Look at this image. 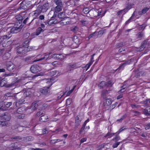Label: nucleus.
I'll return each instance as SVG.
<instances>
[{
	"label": "nucleus",
	"mask_w": 150,
	"mask_h": 150,
	"mask_svg": "<svg viewBox=\"0 0 150 150\" xmlns=\"http://www.w3.org/2000/svg\"><path fill=\"white\" fill-rule=\"evenodd\" d=\"M57 77L55 76L51 78L50 79H46V83L47 84L50 83L49 86L47 87H45L42 88H40L39 91L43 95H49L50 93V88L52 83L57 80Z\"/></svg>",
	"instance_id": "f257e3e1"
},
{
	"label": "nucleus",
	"mask_w": 150,
	"mask_h": 150,
	"mask_svg": "<svg viewBox=\"0 0 150 150\" xmlns=\"http://www.w3.org/2000/svg\"><path fill=\"white\" fill-rule=\"evenodd\" d=\"M50 8V6L48 2L45 3L42 6L39 5L37 7L36 10L34 11L33 13L35 18L38 16L41 12H46Z\"/></svg>",
	"instance_id": "f03ea898"
},
{
	"label": "nucleus",
	"mask_w": 150,
	"mask_h": 150,
	"mask_svg": "<svg viewBox=\"0 0 150 150\" xmlns=\"http://www.w3.org/2000/svg\"><path fill=\"white\" fill-rule=\"evenodd\" d=\"M20 30V28H18L16 26L14 25V26L11 29L10 31L6 32L5 35H3L1 39L3 40H8L12 36L11 33H17Z\"/></svg>",
	"instance_id": "7ed1b4c3"
},
{
	"label": "nucleus",
	"mask_w": 150,
	"mask_h": 150,
	"mask_svg": "<svg viewBox=\"0 0 150 150\" xmlns=\"http://www.w3.org/2000/svg\"><path fill=\"white\" fill-rule=\"evenodd\" d=\"M32 50V48L31 47L29 48L28 47H25L23 46L22 47L18 48L17 50V51L18 54L24 55L26 54L28 52Z\"/></svg>",
	"instance_id": "20e7f679"
},
{
	"label": "nucleus",
	"mask_w": 150,
	"mask_h": 150,
	"mask_svg": "<svg viewBox=\"0 0 150 150\" xmlns=\"http://www.w3.org/2000/svg\"><path fill=\"white\" fill-rule=\"evenodd\" d=\"M51 53H49L48 54H46L44 56H42L40 54H39L37 56L34 62H36L42 60H46L47 59H50V58H49V56Z\"/></svg>",
	"instance_id": "39448f33"
},
{
	"label": "nucleus",
	"mask_w": 150,
	"mask_h": 150,
	"mask_svg": "<svg viewBox=\"0 0 150 150\" xmlns=\"http://www.w3.org/2000/svg\"><path fill=\"white\" fill-rule=\"evenodd\" d=\"M20 143L19 142H17L14 143H12L9 148H6V150H20L21 148L18 147V145H19Z\"/></svg>",
	"instance_id": "423d86ee"
},
{
	"label": "nucleus",
	"mask_w": 150,
	"mask_h": 150,
	"mask_svg": "<svg viewBox=\"0 0 150 150\" xmlns=\"http://www.w3.org/2000/svg\"><path fill=\"white\" fill-rule=\"evenodd\" d=\"M6 67L8 71H13L15 69V65L13 63L9 61L6 63Z\"/></svg>",
	"instance_id": "0eeeda50"
},
{
	"label": "nucleus",
	"mask_w": 150,
	"mask_h": 150,
	"mask_svg": "<svg viewBox=\"0 0 150 150\" xmlns=\"http://www.w3.org/2000/svg\"><path fill=\"white\" fill-rule=\"evenodd\" d=\"M49 58L50 59L53 58L55 59H60L62 61L66 58V57L62 54H55L51 55V57H49Z\"/></svg>",
	"instance_id": "6e6552de"
},
{
	"label": "nucleus",
	"mask_w": 150,
	"mask_h": 150,
	"mask_svg": "<svg viewBox=\"0 0 150 150\" xmlns=\"http://www.w3.org/2000/svg\"><path fill=\"white\" fill-rule=\"evenodd\" d=\"M30 70L33 73H36L41 70V68L37 64H34L32 66Z\"/></svg>",
	"instance_id": "1a4fd4ad"
},
{
	"label": "nucleus",
	"mask_w": 150,
	"mask_h": 150,
	"mask_svg": "<svg viewBox=\"0 0 150 150\" xmlns=\"http://www.w3.org/2000/svg\"><path fill=\"white\" fill-rule=\"evenodd\" d=\"M13 139H18V140H21L23 139L24 141L28 142L31 141L33 140V137L32 136H28L22 138L19 136H16L14 137Z\"/></svg>",
	"instance_id": "9d476101"
},
{
	"label": "nucleus",
	"mask_w": 150,
	"mask_h": 150,
	"mask_svg": "<svg viewBox=\"0 0 150 150\" xmlns=\"http://www.w3.org/2000/svg\"><path fill=\"white\" fill-rule=\"evenodd\" d=\"M3 105L0 107V109L3 110L5 111L8 110V108L12 105L11 102H4V105L3 102H0V105Z\"/></svg>",
	"instance_id": "9b49d317"
},
{
	"label": "nucleus",
	"mask_w": 150,
	"mask_h": 150,
	"mask_svg": "<svg viewBox=\"0 0 150 150\" xmlns=\"http://www.w3.org/2000/svg\"><path fill=\"white\" fill-rule=\"evenodd\" d=\"M7 79L3 78L0 81V86L1 87L5 86L7 88H10L12 86L11 84H7Z\"/></svg>",
	"instance_id": "f8f14e48"
},
{
	"label": "nucleus",
	"mask_w": 150,
	"mask_h": 150,
	"mask_svg": "<svg viewBox=\"0 0 150 150\" xmlns=\"http://www.w3.org/2000/svg\"><path fill=\"white\" fill-rule=\"evenodd\" d=\"M41 103L39 101H36L33 103L31 105V108L33 110L37 109L38 107L40 106Z\"/></svg>",
	"instance_id": "ddd939ff"
},
{
	"label": "nucleus",
	"mask_w": 150,
	"mask_h": 150,
	"mask_svg": "<svg viewBox=\"0 0 150 150\" xmlns=\"http://www.w3.org/2000/svg\"><path fill=\"white\" fill-rule=\"evenodd\" d=\"M82 120V116L79 113L75 117V122L77 125H79Z\"/></svg>",
	"instance_id": "4468645a"
},
{
	"label": "nucleus",
	"mask_w": 150,
	"mask_h": 150,
	"mask_svg": "<svg viewBox=\"0 0 150 150\" xmlns=\"http://www.w3.org/2000/svg\"><path fill=\"white\" fill-rule=\"evenodd\" d=\"M83 13L85 14L89 13L90 16H93L92 15V13L93 12L96 13V11L93 10H89L88 8H84L83 10Z\"/></svg>",
	"instance_id": "2eb2a0df"
},
{
	"label": "nucleus",
	"mask_w": 150,
	"mask_h": 150,
	"mask_svg": "<svg viewBox=\"0 0 150 150\" xmlns=\"http://www.w3.org/2000/svg\"><path fill=\"white\" fill-rule=\"evenodd\" d=\"M103 105L104 106H108L111 105L112 103V100L111 98H107L104 99Z\"/></svg>",
	"instance_id": "dca6fc26"
},
{
	"label": "nucleus",
	"mask_w": 150,
	"mask_h": 150,
	"mask_svg": "<svg viewBox=\"0 0 150 150\" xmlns=\"http://www.w3.org/2000/svg\"><path fill=\"white\" fill-rule=\"evenodd\" d=\"M58 22L57 20L54 18L53 17L51 18V19L47 22V23L49 25H53V24H57Z\"/></svg>",
	"instance_id": "f3484780"
},
{
	"label": "nucleus",
	"mask_w": 150,
	"mask_h": 150,
	"mask_svg": "<svg viewBox=\"0 0 150 150\" xmlns=\"http://www.w3.org/2000/svg\"><path fill=\"white\" fill-rule=\"evenodd\" d=\"M63 5H57L54 9V13L56 15L57 13L62 10Z\"/></svg>",
	"instance_id": "a211bd4d"
},
{
	"label": "nucleus",
	"mask_w": 150,
	"mask_h": 150,
	"mask_svg": "<svg viewBox=\"0 0 150 150\" xmlns=\"http://www.w3.org/2000/svg\"><path fill=\"white\" fill-rule=\"evenodd\" d=\"M3 36H1L0 38V43L2 44V46L4 47H6L10 46L9 44L8 43V41H7V40H2L1 39Z\"/></svg>",
	"instance_id": "6ab92c4d"
},
{
	"label": "nucleus",
	"mask_w": 150,
	"mask_h": 150,
	"mask_svg": "<svg viewBox=\"0 0 150 150\" xmlns=\"http://www.w3.org/2000/svg\"><path fill=\"white\" fill-rule=\"evenodd\" d=\"M128 86L127 84L123 85L121 87V88L118 92L119 93H122L125 91L128 88Z\"/></svg>",
	"instance_id": "aec40b11"
},
{
	"label": "nucleus",
	"mask_w": 150,
	"mask_h": 150,
	"mask_svg": "<svg viewBox=\"0 0 150 150\" xmlns=\"http://www.w3.org/2000/svg\"><path fill=\"white\" fill-rule=\"evenodd\" d=\"M14 25H16L18 28H20L21 30L23 26V25L22 21L21 20L16 21Z\"/></svg>",
	"instance_id": "412c9836"
},
{
	"label": "nucleus",
	"mask_w": 150,
	"mask_h": 150,
	"mask_svg": "<svg viewBox=\"0 0 150 150\" xmlns=\"http://www.w3.org/2000/svg\"><path fill=\"white\" fill-rule=\"evenodd\" d=\"M48 119L47 116L46 115H43L40 117L39 120L42 122H46L48 120Z\"/></svg>",
	"instance_id": "4be33fe9"
},
{
	"label": "nucleus",
	"mask_w": 150,
	"mask_h": 150,
	"mask_svg": "<svg viewBox=\"0 0 150 150\" xmlns=\"http://www.w3.org/2000/svg\"><path fill=\"white\" fill-rule=\"evenodd\" d=\"M115 81L112 79H111L106 82V87H110L113 86V85L115 83Z\"/></svg>",
	"instance_id": "5701e85b"
},
{
	"label": "nucleus",
	"mask_w": 150,
	"mask_h": 150,
	"mask_svg": "<svg viewBox=\"0 0 150 150\" xmlns=\"http://www.w3.org/2000/svg\"><path fill=\"white\" fill-rule=\"evenodd\" d=\"M106 12V11H103L102 9H99L97 12V16H101V17L103 16Z\"/></svg>",
	"instance_id": "b1692460"
},
{
	"label": "nucleus",
	"mask_w": 150,
	"mask_h": 150,
	"mask_svg": "<svg viewBox=\"0 0 150 150\" xmlns=\"http://www.w3.org/2000/svg\"><path fill=\"white\" fill-rule=\"evenodd\" d=\"M98 33L97 31H95L92 34L89 35L88 37V39L91 38H96L98 37Z\"/></svg>",
	"instance_id": "393cba45"
},
{
	"label": "nucleus",
	"mask_w": 150,
	"mask_h": 150,
	"mask_svg": "<svg viewBox=\"0 0 150 150\" xmlns=\"http://www.w3.org/2000/svg\"><path fill=\"white\" fill-rule=\"evenodd\" d=\"M25 109L23 107H20L18 108L16 110V112L17 113L21 114H23L24 112H25Z\"/></svg>",
	"instance_id": "a878e982"
},
{
	"label": "nucleus",
	"mask_w": 150,
	"mask_h": 150,
	"mask_svg": "<svg viewBox=\"0 0 150 150\" xmlns=\"http://www.w3.org/2000/svg\"><path fill=\"white\" fill-rule=\"evenodd\" d=\"M72 39L73 41L76 45H78L79 42V39L77 35H74Z\"/></svg>",
	"instance_id": "bb28decb"
},
{
	"label": "nucleus",
	"mask_w": 150,
	"mask_h": 150,
	"mask_svg": "<svg viewBox=\"0 0 150 150\" xmlns=\"http://www.w3.org/2000/svg\"><path fill=\"white\" fill-rule=\"evenodd\" d=\"M44 31V29H42V28L40 27H39L36 29V32L34 33L36 35H38L40 34L41 32H43Z\"/></svg>",
	"instance_id": "cd10ccee"
},
{
	"label": "nucleus",
	"mask_w": 150,
	"mask_h": 150,
	"mask_svg": "<svg viewBox=\"0 0 150 150\" xmlns=\"http://www.w3.org/2000/svg\"><path fill=\"white\" fill-rule=\"evenodd\" d=\"M140 103L141 104H143L144 105L145 107H147L149 106L150 104V99L147 100L145 101L141 102Z\"/></svg>",
	"instance_id": "c85d7f7f"
},
{
	"label": "nucleus",
	"mask_w": 150,
	"mask_h": 150,
	"mask_svg": "<svg viewBox=\"0 0 150 150\" xmlns=\"http://www.w3.org/2000/svg\"><path fill=\"white\" fill-rule=\"evenodd\" d=\"M143 112L146 115L150 116V106L145 108Z\"/></svg>",
	"instance_id": "c756f323"
},
{
	"label": "nucleus",
	"mask_w": 150,
	"mask_h": 150,
	"mask_svg": "<svg viewBox=\"0 0 150 150\" xmlns=\"http://www.w3.org/2000/svg\"><path fill=\"white\" fill-rule=\"evenodd\" d=\"M149 8L147 7H146L142 9L141 11L139 12V15H142L143 14L145 13L149 9Z\"/></svg>",
	"instance_id": "7c9ffc66"
},
{
	"label": "nucleus",
	"mask_w": 150,
	"mask_h": 150,
	"mask_svg": "<svg viewBox=\"0 0 150 150\" xmlns=\"http://www.w3.org/2000/svg\"><path fill=\"white\" fill-rule=\"evenodd\" d=\"M69 23V21L67 20V18H66L62 19L60 21V24L62 25H65Z\"/></svg>",
	"instance_id": "2f4dec72"
},
{
	"label": "nucleus",
	"mask_w": 150,
	"mask_h": 150,
	"mask_svg": "<svg viewBox=\"0 0 150 150\" xmlns=\"http://www.w3.org/2000/svg\"><path fill=\"white\" fill-rule=\"evenodd\" d=\"M57 73V71L56 70H51L48 72L47 74L49 76H52L56 74Z\"/></svg>",
	"instance_id": "473e14b6"
},
{
	"label": "nucleus",
	"mask_w": 150,
	"mask_h": 150,
	"mask_svg": "<svg viewBox=\"0 0 150 150\" xmlns=\"http://www.w3.org/2000/svg\"><path fill=\"white\" fill-rule=\"evenodd\" d=\"M11 56L10 54L8 52H6L3 55V58L4 59L6 60L10 58Z\"/></svg>",
	"instance_id": "72a5a7b5"
},
{
	"label": "nucleus",
	"mask_w": 150,
	"mask_h": 150,
	"mask_svg": "<svg viewBox=\"0 0 150 150\" xmlns=\"http://www.w3.org/2000/svg\"><path fill=\"white\" fill-rule=\"evenodd\" d=\"M98 86L100 87V89L103 88L105 87H106V82L102 81L100 82Z\"/></svg>",
	"instance_id": "f704fd0d"
},
{
	"label": "nucleus",
	"mask_w": 150,
	"mask_h": 150,
	"mask_svg": "<svg viewBox=\"0 0 150 150\" xmlns=\"http://www.w3.org/2000/svg\"><path fill=\"white\" fill-rule=\"evenodd\" d=\"M80 22L82 25L86 26L89 24V22L87 20H82L80 21Z\"/></svg>",
	"instance_id": "c9c22d12"
},
{
	"label": "nucleus",
	"mask_w": 150,
	"mask_h": 150,
	"mask_svg": "<svg viewBox=\"0 0 150 150\" xmlns=\"http://www.w3.org/2000/svg\"><path fill=\"white\" fill-rule=\"evenodd\" d=\"M109 93V92L108 91H107V90L103 91L101 94V97L103 99L106 98H107L106 96V94Z\"/></svg>",
	"instance_id": "e433bc0d"
},
{
	"label": "nucleus",
	"mask_w": 150,
	"mask_h": 150,
	"mask_svg": "<svg viewBox=\"0 0 150 150\" xmlns=\"http://www.w3.org/2000/svg\"><path fill=\"white\" fill-rule=\"evenodd\" d=\"M52 1L57 5H63L61 0H52Z\"/></svg>",
	"instance_id": "4c0bfd02"
},
{
	"label": "nucleus",
	"mask_w": 150,
	"mask_h": 150,
	"mask_svg": "<svg viewBox=\"0 0 150 150\" xmlns=\"http://www.w3.org/2000/svg\"><path fill=\"white\" fill-rule=\"evenodd\" d=\"M26 8L25 6L23 3V2H22L20 4L19 7L18 8L17 10L18 11L21 9H25Z\"/></svg>",
	"instance_id": "58836bf2"
},
{
	"label": "nucleus",
	"mask_w": 150,
	"mask_h": 150,
	"mask_svg": "<svg viewBox=\"0 0 150 150\" xmlns=\"http://www.w3.org/2000/svg\"><path fill=\"white\" fill-rule=\"evenodd\" d=\"M149 40H148L147 41L146 40H144V41L142 43L141 45V47L142 48H143V49L144 48H145V46L146 45L147 42H149Z\"/></svg>",
	"instance_id": "ea45409f"
},
{
	"label": "nucleus",
	"mask_w": 150,
	"mask_h": 150,
	"mask_svg": "<svg viewBox=\"0 0 150 150\" xmlns=\"http://www.w3.org/2000/svg\"><path fill=\"white\" fill-rule=\"evenodd\" d=\"M65 14L63 12H61L59 13L58 15V17L60 19H63L65 18L64 17Z\"/></svg>",
	"instance_id": "a19ab883"
},
{
	"label": "nucleus",
	"mask_w": 150,
	"mask_h": 150,
	"mask_svg": "<svg viewBox=\"0 0 150 150\" xmlns=\"http://www.w3.org/2000/svg\"><path fill=\"white\" fill-rule=\"evenodd\" d=\"M29 42L28 40L25 41L23 44V46H24L25 47H28L29 48H30V47L28 46L29 45ZM31 48H32V50H33V48L32 47H30Z\"/></svg>",
	"instance_id": "79ce46f5"
},
{
	"label": "nucleus",
	"mask_w": 150,
	"mask_h": 150,
	"mask_svg": "<svg viewBox=\"0 0 150 150\" xmlns=\"http://www.w3.org/2000/svg\"><path fill=\"white\" fill-rule=\"evenodd\" d=\"M144 127L146 130L150 129V122L145 123L144 125Z\"/></svg>",
	"instance_id": "37998d69"
},
{
	"label": "nucleus",
	"mask_w": 150,
	"mask_h": 150,
	"mask_svg": "<svg viewBox=\"0 0 150 150\" xmlns=\"http://www.w3.org/2000/svg\"><path fill=\"white\" fill-rule=\"evenodd\" d=\"M16 21L21 20L22 21L23 19V17L20 15H18L16 16Z\"/></svg>",
	"instance_id": "c03bdc74"
},
{
	"label": "nucleus",
	"mask_w": 150,
	"mask_h": 150,
	"mask_svg": "<svg viewBox=\"0 0 150 150\" xmlns=\"http://www.w3.org/2000/svg\"><path fill=\"white\" fill-rule=\"evenodd\" d=\"M105 145L106 144L105 143H103L97 147V150H101L103 148Z\"/></svg>",
	"instance_id": "a18cd8bd"
},
{
	"label": "nucleus",
	"mask_w": 150,
	"mask_h": 150,
	"mask_svg": "<svg viewBox=\"0 0 150 150\" xmlns=\"http://www.w3.org/2000/svg\"><path fill=\"white\" fill-rule=\"evenodd\" d=\"M134 16V13H133L130 18L126 22L125 24H127L129 23L131 21H132L133 20H132V19Z\"/></svg>",
	"instance_id": "49530a36"
},
{
	"label": "nucleus",
	"mask_w": 150,
	"mask_h": 150,
	"mask_svg": "<svg viewBox=\"0 0 150 150\" xmlns=\"http://www.w3.org/2000/svg\"><path fill=\"white\" fill-rule=\"evenodd\" d=\"M146 26V25L145 24H143L142 25H139V29L140 30H144Z\"/></svg>",
	"instance_id": "de8ad7c7"
},
{
	"label": "nucleus",
	"mask_w": 150,
	"mask_h": 150,
	"mask_svg": "<svg viewBox=\"0 0 150 150\" xmlns=\"http://www.w3.org/2000/svg\"><path fill=\"white\" fill-rule=\"evenodd\" d=\"M31 94V92L29 91H27L24 93V95L26 97L30 96Z\"/></svg>",
	"instance_id": "09e8293b"
},
{
	"label": "nucleus",
	"mask_w": 150,
	"mask_h": 150,
	"mask_svg": "<svg viewBox=\"0 0 150 150\" xmlns=\"http://www.w3.org/2000/svg\"><path fill=\"white\" fill-rule=\"evenodd\" d=\"M71 30L74 33H76L78 30V28L77 26H74L71 28Z\"/></svg>",
	"instance_id": "8fccbe9b"
},
{
	"label": "nucleus",
	"mask_w": 150,
	"mask_h": 150,
	"mask_svg": "<svg viewBox=\"0 0 150 150\" xmlns=\"http://www.w3.org/2000/svg\"><path fill=\"white\" fill-rule=\"evenodd\" d=\"M3 118L5 120L7 121L9 120L11 118L10 116L9 115H6L5 114V113L4 114Z\"/></svg>",
	"instance_id": "3c124183"
},
{
	"label": "nucleus",
	"mask_w": 150,
	"mask_h": 150,
	"mask_svg": "<svg viewBox=\"0 0 150 150\" xmlns=\"http://www.w3.org/2000/svg\"><path fill=\"white\" fill-rule=\"evenodd\" d=\"M60 140L59 139L56 140H52L50 141V143L51 144H54L56 143L60 142Z\"/></svg>",
	"instance_id": "603ef678"
},
{
	"label": "nucleus",
	"mask_w": 150,
	"mask_h": 150,
	"mask_svg": "<svg viewBox=\"0 0 150 150\" xmlns=\"http://www.w3.org/2000/svg\"><path fill=\"white\" fill-rule=\"evenodd\" d=\"M75 87V86H74L69 91L67 92L66 96H69V95L73 91Z\"/></svg>",
	"instance_id": "864d4df0"
},
{
	"label": "nucleus",
	"mask_w": 150,
	"mask_h": 150,
	"mask_svg": "<svg viewBox=\"0 0 150 150\" xmlns=\"http://www.w3.org/2000/svg\"><path fill=\"white\" fill-rule=\"evenodd\" d=\"M134 5L133 4H128L126 8L128 10V11L131 9L132 7V6Z\"/></svg>",
	"instance_id": "5fc2aeb1"
},
{
	"label": "nucleus",
	"mask_w": 150,
	"mask_h": 150,
	"mask_svg": "<svg viewBox=\"0 0 150 150\" xmlns=\"http://www.w3.org/2000/svg\"><path fill=\"white\" fill-rule=\"evenodd\" d=\"M147 135V133L146 132H141L140 133V135L143 137H146Z\"/></svg>",
	"instance_id": "6e6d98bb"
},
{
	"label": "nucleus",
	"mask_w": 150,
	"mask_h": 150,
	"mask_svg": "<svg viewBox=\"0 0 150 150\" xmlns=\"http://www.w3.org/2000/svg\"><path fill=\"white\" fill-rule=\"evenodd\" d=\"M127 116V115L125 114L122 116L121 118L120 119L117 120V122H121L123 120L126 118Z\"/></svg>",
	"instance_id": "4d7b16f0"
},
{
	"label": "nucleus",
	"mask_w": 150,
	"mask_h": 150,
	"mask_svg": "<svg viewBox=\"0 0 150 150\" xmlns=\"http://www.w3.org/2000/svg\"><path fill=\"white\" fill-rule=\"evenodd\" d=\"M71 98H68L66 100V103L67 105H69L71 103Z\"/></svg>",
	"instance_id": "13d9d810"
},
{
	"label": "nucleus",
	"mask_w": 150,
	"mask_h": 150,
	"mask_svg": "<svg viewBox=\"0 0 150 150\" xmlns=\"http://www.w3.org/2000/svg\"><path fill=\"white\" fill-rule=\"evenodd\" d=\"M120 142H117L116 143H114L112 146L113 148H115L117 147V146L120 144Z\"/></svg>",
	"instance_id": "bf43d9fd"
},
{
	"label": "nucleus",
	"mask_w": 150,
	"mask_h": 150,
	"mask_svg": "<svg viewBox=\"0 0 150 150\" xmlns=\"http://www.w3.org/2000/svg\"><path fill=\"white\" fill-rule=\"evenodd\" d=\"M120 137L119 136L117 135H116L115 137L113 138V140H115V141H118L120 140Z\"/></svg>",
	"instance_id": "052dcab7"
},
{
	"label": "nucleus",
	"mask_w": 150,
	"mask_h": 150,
	"mask_svg": "<svg viewBox=\"0 0 150 150\" xmlns=\"http://www.w3.org/2000/svg\"><path fill=\"white\" fill-rule=\"evenodd\" d=\"M144 35V33L142 32H139L137 35V37L138 38H140L143 37Z\"/></svg>",
	"instance_id": "680f3d73"
},
{
	"label": "nucleus",
	"mask_w": 150,
	"mask_h": 150,
	"mask_svg": "<svg viewBox=\"0 0 150 150\" xmlns=\"http://www.w3.org/2000/svg\"><path fill=\"white\" fill-rule=\"evenodd\" d=\"M123 45V42H121L116 45V46L117 48H119L120 47H122Z\"/></svg>",
	"instance_id": "e2e57ef3"
},
{
	"label": "nucleus",
	"mask_w": 150,
	"mask_h": 150,
	"mask_svg": "<svg viewBox=\"0 0 150 150\" xmlns=\"http://www.w3.org/2000/svg\"><path fill=\"white\" fill-rule=\"evenodd\" d=\"M97 12L96 11V13L93 12V13H92V15L93 16H90V17L91 18H95V17H96L97 15H96Z\"/></svg>",
	"instance_id": "0e129e2a"
},
{
	"label": "nucleus",
	"mask_w": 150,
	"mask_h": 150,
	"mask_svg": "<svg viewBox=\"0 0 150 150\" xmlns=\"http://www.w3.org/2000/svg\"><path fill=\"white\" fill-rule=\"evenodd\" d=\"M43 114V111L42 110H40L36 114V115L37 116L39 117L40 115H42Z\"/></svg>",
	"instance_id": "69168bd1"
},
{
	"label": "nucleus",
	"mask_w": 150,
	"mask_h": 150,
	"mask_svg": "<svg viewBox=\"0 0 150 150\" xmlns=\"http://www.w3.org/2000/svg\"><path fill=\"white\" fill-rule=\"evenodd\" d=\"M47 129L46 128L43 129H42V134H46L47 133Z\"/></svg>",
	"instance_id": "338daca9"
},
{
	"label": "nucleus",
	"mask_w": 150,
	"mask_h": 150,
	"mask_svg": "<svg viewBox=\"0 0 150 150\" xmlns=\"http://www.w3.org/2000/svg\"><path fill=\"white\" fill-rule=\"evenodd\" d=\"M86 140L87 139L86 138H84L81 139L80 141V143L81 144L83 143L84 142L86 141Z\"/></svg>",
	"instance_id": "774afa93"
}]
</instances>
